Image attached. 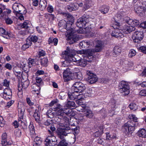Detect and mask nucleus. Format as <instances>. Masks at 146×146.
Returning a JSON list of instances; mask_svg holds the SVG:
<instances>
[{"label":"nucleus","instance_id":"1","mask_svg":"<svg viewBox=\"0 0 146 146\" xmlns=\"http://www.w3.org/2000/svg\"><path fill=\"white\" fill-rule=\"evenodd\" d=\"M86 89L85 84L82 82L80 81L75 82L71 88L72 94L70 95L68 94L69 98L72 100L81 98V97H79L80 95L79 93L83 92Z\"/></svg>","mask_w":146,"mask_h":146},{"label":"nucleus","instance_id":"2","mask_svg":"<svg viewBox=\"0 0 146 146\" xmlns=\"http://www.w3.org/2000/svg\"><path fill=\"white\" fill-rule=\"evenodd\" d=\"M129 118L133 121H129L125 123L122 127L123 131L126 134L128 135L129 133L135 130L136 122H137V118L135 115L131 114L129 116Z\"/></svg>","mask_w":146,"mask_h":146},{"label":"nucleus","instance_id":"3","mask_svg":"<svg viewBox=\"0 0 146 146\" xmlns=\"http://www.w3.org/2000/svg\"><path fill=\"white\" fill-rule=\"evenodd\" d=\"M70 130V128L68 126H64L63 129L62 128L58 129L57 132L58 135V137L62 140L60 141L58 146H68V144L66 142L64 137V136H66L70 133L68 131Z\"/></svg>","mask_w":146,"mask_h":146},{"label":"nucleus","instance_id":"4","mask_svg":"<svg viewBox=\"0 0 146 146\" xmlns=\"http://www.w3.org/2000/svg\"><path fill=\"white\" fill-rule=\"evenodd\" d=\"M79 69L77 68L71 69L68 68L63 72V77L65 82H66L75 78L74 76H77Z\"/></svg>","mask_w":146,"mask_h":146},{"label":"nucleus","instance_id":"5","mask_svg":"<svg viewBox=\"0 0 146 146\" xmlns=\"http://www.w3.org/2000/svg\"><path fill=\"white\" fill-rule=\"evenodd\" d=\"M52 121L51 120H47L46 121V126L47 125V127H46V128H48V131L51 135L50 136L46 138V146H52V144L51 143V139L50 138H51L53 131H55L56 129L54 126L52 124Z\"/></svg>","mask_w":146,"mask_h":146},{"label":"nucleus","instance_id":"6","mask_svg":"<svg viewBox=\"0 0 146 146\" xmlns=\"http://www.w3.org/2000/svg\"><path fill=\"white\" fill-rule=\"evenodd\" d=\"M76 51L73 48L67 47L65 51L64 54L65 55V58L67 57L69 61L73 62L76 61V59L78 56L76 55Z\"/></svg>","mask_w":146,"mask_h":146},{"label":"nucleus","instance_id":"7","mask_svg":"<svg viewBox=\"0 0 146 146\" xmlns=\"http://www.w3.org/2000/svg\"><path fill=\"white\" fill-rule=\"evenodd\" d=\"M89 16L86 15H84L82 17L79 18L77 20L76 23V26L80 28V29L85 27L86 25L89 22Z\"/></svg>","mask_w":146,"mask_h":146},{"label":"nucleus","instance_id":"8","mask_svg":"<svg viewBox=\"0 0 146 146\" xmlns=\"http://www.w3.org/2000/svg\"><path fill=\"white\" fill-rule=\"evenodd\" d=\"M119 88L120 92L123 95H128L129 93V87L127 82L125 81H121L119 84Z\"/></svg>","mask_w":146,"mask_h":146},{"label":"nucleus","instance_id":"9","mask_svg":"<svg viewBox=\"0 0 146 146\" xmlns=\"http://www.w3.org/2000/svg\"><path fill=\"white\" fill-rule=\"evenodd\" d=\"M13 12L17 15V14H25L26 13L25 8L21 4L15 3L13 6Z\"/></svg>","mask_w":146,"mask_h":146},{"label":"nucleus","instance_id":"10","mask_svg":"<svg viewBox=\"0 0 146 146\" xmlns=\"http://www.w3.org/2000/svg\"><path fill=\"white\" fill-rule=\"evenodd\" d=\"M104 47V43L101 41H98L95 46V49H89L87 52L91 56H93L95 52H100L102 50Z\"/></svg>","mask_w":146,"mask_h":146},{"label":"nucleus","instance_id":"11","mask_svg":"<svg viewBox=\"0 0 146 146\" xmlns=\"http://www.w3.org/2000/svg\"><path fill=\"white\" fill-rule=\"evenodd\" d=\"M144 36L143 33L141 31H136L134 33L132 38L134 42L139 43L142 40Z\"/></svg>","mask_w":146,"mask_h":146},{"label":"nucleus","instance_id":"12","mask_svg":"<svg viewBox=\"0 0 146 146\" xmlns=\"http://www.w3.org/2000/svg\"><path fill=\"white\" fill-rule=\"evenodd\" d=\"M87 58H87V57H84L83 59L80 58L78 56L76 58V60L73 61V62H76V64L77 65L84 67L86 65L87 63V61H92V60H91L90 59L89 60Z\"/></svg>","mask_w":146,"mask_h":146},{"label":"nucleus","instance_id":"13","mask_svg":"<svg viewBox=\"0 0 146 146\" xmlns=\"http://www.w3.org/2000/svg\"><path fill=\"white\" fill-rule=\"evenodd\" d=\"M86 73L88 76L87 80L89 83L91 84H94L97 81V76L91 71H87Z\"/></svg>","mask_w":146,"mask_h":146},{"label":"nucleus","instance_id":"14","mask_svg":"<svg viewBox=\"0 0 146 146\" xmlns=\"http://www.w3.org/2000/svg\"><path fill=\"white\" fill-rule=\"evenodd\" d=\"M123 20L124 22H125L127 24L133 27L137 26L139 25V23L138 20L135 19L134 20L131 19L129 17H125Z\"/></svg>","mask_w":146,"mask_h":146},{"label":"nucleus","instance_id":"15","mask_svg":"<svg viewBox=\"0 0 146 146\" xmlns=\"http://www.w3.org/2000/svg\"><path fill=\"white\" fill-rule=\"evenodd\" d=\"M111 35L116 38H122L124 36V34H123L121 30L118 29H114L112 32Z\"/></svg>","mask_w":146,"mask_h":146},{"label":"nucleus","instance_id":"16","mask_svg":"<svg viewBox=\"0 0 146 146\" xmlns=\"http://www.w3.org/2000/svg\"><path fill=\"white\" fill-rule=\"evenodd\" d=\"M135 28L132 26H125L122 31L123 34H125L130 33L133 31L135 30Z\"/></svg>","mask_w":146,"mask_h":146},{"label":"nucleus","instance_id":"17","mask_svg":"<svg viewBox=\"0 0 146 146\" xmlns=\"http://www.w3.org/2000/svg\"><path fill=\"white\" fill-rule=\"evenodd\" d=\"M0 35L6 38H9L13 37V35L11 33H8L2 28H0Z\"/></svg>","mask_w":146,"mask_h":146},{"label":"nucleus","instance_id":"18","mask_svg":"<svg viewBox=\"0 0 146 146\" xmlns=\"http://www.w3.org/2000/svg\"><path fill=\"white\" fill-rule=\"evenodd\" d=\"M134 11L137 14L140 16H143L145 13V10L142 6L137 7L135 6L134 7Z\"/></svg>","mask_w":146,"mask_h":146},{"label":"nucleus","instance_id":"19","mask_svg":"<svg viewBox=\"0 0 146 146\" xmlns=\"http://www.w3.org/2000/svg\"><path fill=\"white\" fill-rule=\"evenodd\" d=\"M58 115V118L60 119L64 123V125L69 124V119L66 115H63V113H60Z\"/></svg>","mask_w":146,"mask_h":146},{"label":"nucleus","instance_id":"20","mask_svg":"<svg viewBox=\"0 0 146 146\" xmlns=\"http://www.w3.org/2000/svg\"><path fill=\"white\" fill-rule=\"evenodd\" d=\"M68 32L70 34H74L76 32L79 33H86V32L83 31V29H81L79 30H76L75 29H73L72 27H71L69 29H67Z\"/></svg>","mask_w":146,"mask_h":146},{"label":"nucleus","instance_id":"21","mask_svg":"<svg viewBox=\"0 0 146 146\" xmlns=\"http://www.w3.org/2000/svg\"><path fill=\"white\" fill-rule=\"evenodd\" d=\"M78 8V3H72L67 6V9L70 11H75Z\"/></svg>","mask_w":146,"mask_h":146},{"label":"nucleus","instance_id":"22","mask_svg":"<svg viewBox=\"0 0 146 146\" xmlns=\"http://www.w3.org/2000/svg\"><path fill=\"white\" fill-rule=\"evenodd\" d=\"M83 115L84 116H86V117L90 118L92 117L93 114L92 111L90 109L88 108L86 109Z\"/></svg>","mask_w":146,"mask_h":146},{"label":"nucleus","instance_id":"23","mask_svg":"<svg viewBox=\"0 0 146 146\" xmlns=\"http://www.w3.org/2000/svg\"><path fill=\"white\" fill-rule=\"evenodd\" d=\"M109 10V6L103 5L100 8L99 10L103 14H106L107 13Z\"/></svg>","mask_w":146,"mask_h":146},{"label":"nucleus","instance_id":"24","mask_svg":"<svg viewBox=\"0 0 146 146\" xmlns=\"http://www.w3.org/2000/svg\"><path fill=\"white\" fill-rule=\"evenodd\" d=\"M123 16V13L120 12H118L114 17L115 21H121L122 18Z\"/></svg>","mask_w":146,"mask_h":146},{"label":"nucleus","instance_id":"25","mask_svg":"<svg viewBox=\"0 0 146 146\" xmlns=\"http://www.w3.org/2000/svg\"><path fill=\"white\" fill-rule=\"evenodd\" d=\"M29 85V82L28 80H26L24 82H22L18 86L19 90H22L23 88L25 89L28 87Z\"/></svg>","mask_w":146,"mask_h":146},{"label":"nucleus","instance_id":"26","mask_svg":"<svg viewBox=\"0 0 146 146\" xmlns=\"http://www.w3.org/2000/svg\"><path fill=\"white\" fill-rule=\"evenodd\" d=\"M67 22H66V30L69 29L71 27H72V25L73 24L74 22V17L71 18L69 20H68Z\"/></svg>","mask_w":146,"mask_h":146},{"label":"nucleus","instance_id":"27","mask_svg":"<svg viewBox=\"0 0 146 146\" xmlns=\"http://www.w3.org/2000/svg\"><path fill=\"white\" fill-rule=\"evenodd\" d=\"M90 44V41L86 42L83 41L80 42L79 45L82 48H86L89 47Z\"/></svg>","mask_w":146,"mask_h":146},{"label":"nucleus","instance_id":"28","mask_svg":"<svg viewBox=\"0 0 146 146\" xmlns=\"http://www.w3.org/2000/svg\"><path fill=\"white\" fill-rule=\"evenodd\" d=\"M89 49L87 50H85L83 49L82 50L78 51H76V52L78 54H82V56H83L84 57H86V54L88 55V58H89V57H91L92 56L90 55L87 52V51Z\"/></svg>","mask_w":146,"mask_h":146},{"label":"nucleus","instance_id":"29","mask_svg":"<svg viewBox=\"0 0 146 146\" xmlns=\"http://www.w3.org/2000/svg\"><path fill=\"white\" fill-rule=\"evenodd\" d=\"M66 107L71 109H74L76 105L75 102L73 101H68L66 104Z\"/></svg>","mask_w":146,"mask_h":146},{"label":"nucleus","instance_id":"30","mask_svg":"<svg viewBox=\"0 0 146 146\" xmlns=\"http://www.w3.org/2000/svg\"><path fill=\"white\" fill-rule=\"evenodd\" d=\"M32 44V42H30L29 39L26 40V44H23L21 48L23 50H25L27 48H29V47Z\"/></svg>","mask_w":146,"mask_h":146},{"label":"nucleus","instance_id":"31","mask_svg":"<svg viewBox=\"0 0 146 146\" xmlns=\"http://www.w3.org/2000/svg\"><path fill=\"white\" fill-rule=\"evenodd\" d=\"M29 129L30 132V134L32 137H33L35 135V129L34 127L33 124H30L29 126Z\"/></svg>","mask_w":146,"mask_h":146},{"label":"nucleus","instance_id":"32","mask_svg":"<svg viewBox=\"0 0 146 146\" xmlns=\"http://www.w3.org/2000/svg\"><path fill=\"white\" fill-rule=\"evenodd\" d=\"M138 134L140 137L146 138V130L144 129L139 130L138 132Z\"/></svg>","mask_w":146,"mask_h":146},{"label":"nucleus","instance_id":"33","mask_svg":"<svg viewBox=\"0 0 146 146\" xmlns=\"http://www.w3.org/2000/svg\"><path fill=\"white\" fill-rule=\"evenodd\" d=\"M66 22L64 20H62L60 21L58 23L59 28L61 29H65L67 26H66Z\"/></svg>","mask_w":146,"mask_h":146},{"label":"nucleus","instance_id":"34","mask_svg":"<svg viewBox=\"0 0 146 146\" xmlns=\"http://www.w3.org/2000/svg\"><path fill=\"white\" fill-rule=\"evenodd\" d=\"M121 48L118 46H115L114 48L113 52L115 55H118L120 54L121 52Z\"/></svg>","mask_w":146,"mask_h":146},{"label":"nucleus","instance_id":"35","mask_svg":"<svg viewBox=\"0 0 146 146\" xmlns=\"http://www.w3.org/2000/svg\"><path fill=\"white\" fill-rule=\"evenodd\" d=\"M4 94L5 95L9 96L10 97H11L12 95V91L9 88H6L4 90Z\"/></svg>","mask_w":146,"mask_h":146},{"label":"nucleus","instance_id":"36","mask_svg":"<svg viewBox=\"0 0 146 146\" xmlns=\"http://www.w3.org/2000/svg\"><path fill=\"white\" fill-rule=\"evenodd\" d=\"M63 108L60 104H57L56 106L55 107V111H58V115H59V114L61 112V111H62Z\"/></svg>","mask_w":146,"mask_h":146},{"label":"nucleus","instance_id":"37","mask_svg":"<svg viewBox=\"0 0 146 146\" xmlns=\"http://www.w3.org/2000/svg\"><path fill=\"white\" fill-rule=\"evenodd\" d=\"M64 19H66L67 20H69L70 19L73 17L70 14L67 13L62 12L61 13Z\"/></svg>","mask_w":146,"mask_h":146},{"label":"nucleus","instance_id":"38","mask_svg":"<svg viewBox=\"0 0 146 146\" xmlns=\"http://www.w3.org/2000/svg\"><path fill=\"white\" fill-rule=\"evenodd\" d=\"M27 39H29L30 42H35L38 40V37L36 36H32L31 37H29Z\"/></svg>","mask_w":146,"mask_h":146},{"label":"nucleus","instance_id":"39","mask_svg":"<svg viewBox=\"0 0 146 146\" xmlns=\"http://www.w3.org/2000/svg\"><path fill=\"white\" fill-rule=\"evenodd\" d=\"M13 70L14 73L16 76L19 77L22 76V73L21 72L17 70L16 68H14Z\"/></svg>","mask_w":146,"mask_h":146},{"label":"nucleus","instance_id":"40","mask_svg":"<svg viewBox=\"0 0 146 146\" xmlns=\"http://www.w3.org/2000/svg\"><path fill=\"white\" fill-rule=\"evenodd\" d=\"M40 113H34L33 116L35 119V120L36 122L38 123H39L40 122Z\"/></svg>","mask_w":146,"mask_h":146},{"label":"nucleus","instance_id":"41","mask_svg":"<svg viewBox=\"0 0 146 146\" xmlns=\"http://www.w3.org/2000/svg\"><path fill=\"white\" fill-rule=\"evenodd\" d=\"M35 59H32L29 58V61L28 63V66L29 68L31 67L35 64Z\"/></svg>","mask_w":146,"mask_h":146},{"label":"nucleus","instance_id":"42","mask_svg":"<svg viewBox=\"0 0 146 146\" xmlns=\"http://www.w3.org/2000/svg\"><path fill=\"white\" fill-rule=\"evenodd\" d=\"M129 108L131 110L135 111L137 108V106L135 103L130 104L129 106Z\"/></svg>","mask_w":146,"mask_h":146},{"label":"nucleus","instance_id":"43","mask_svg":"<svg viewBox=\"0 0 146 146\" xmlns=\"http://www.w3.org/2000/svg\"><path fill=\"white\" fill-rule=\"evenodd\" d=\"M136 54V51L133 49H131L129 52V56L130 58H132Z\"/></svg>","mask_w":146,"mask_h":146},{"label":"nucleus","instance_id":"44","mask_svg":"<svg viewBox=\"0 0 146 146\" xmlns=\"http://www.w3.org/2000/svg\"><path fill=\"white\" fill-rule=\"evenodd\" d=\"M124 64L127 67H131L133 65V64L132 62H129L127 60L124 61Z\"/></svg>","mask_w":146,"mask_h":146},{"label":"nucleus","instance_id":"45","mask_svg":"<svg viewBox=\"0 0 146 146\" xmlns=\"http://www.w3.org/2000/svg\"><path fill=\"white\" fill-rule=\"evenodd\" d=\"M34 141L35 143H38L39 144H41L42 142L41 139L38 137H36Z\"/></svg>","mask_w":146,"mask_h":146},{"label":"nucleus","instance_id":"46","mask_svg":"<svg viewBox=\"0 0 146 146\" xmlns=\"http://www.w3.org/2000/svg\"><path fill=\"white\" fill-rule=\"evenodd\" d=\"M66 60L64 62H62V66L63 67H66L69 65V63L70 62H72V61H69L67 60L68 58L66 57Z\"/></svg>","mask_w":146,"mask_h":146},{"label":"nucleus","instance_id":"47","mask_svg":"<svg viewBox=\"0 0 146 146\" xmlns=\"http://www.w3.org/2000/svg\"><path fill=\"white\" fill-rule=\"evenodd\" d=\"M26 101L27 103L30 106H32L34 104V103L32 102L30 99L29 98H27Z\"/></svg>","mask_w":146,"mask_h":146},{"label":"nucleus","instance_id":"48","mask_svg":"<svg viewBox=\"0 0 146 146\" xmlns=\"http://www.w3.org/2000/svg\"><path fill=\"white\" fill-rule=\"evenodd\" d=\"M48 11L50 13H52L53 12L54 8L53 7L50 5H48L47 8Z\"/></svg>","mask_w":146,"mask_h":146},{"label":"nucleus","instance_id":"49","mask_svg":"<svg viewBox=\"0 0 146 146\" xmlns=\"http://www.w3.org/2000/svg\"><path fill=\"white\" fill-rule=\"evenodd\" d=\"M103 133V130L101 129L100 131H98L94 133V135L96 137H98Z\"/></svg>","mask_w":146,"mask_h":146},{"label":"nucleus","instance_id":"50","mask_svg":"<svg viewBox=\"0 0 146 146\" xmlns=\"http://www.w3.org/2000/svg\"><path fill=\"white\" fill-rule=\"evenodd\" d=\"M139 50L144 53L146 54V46H142L139 48Z\"/></svg>","mask_w":146,"mask_h":146},{"label":"nucleus","instance_id":"51","mask_svg":"<svg viewBox=\"0 0 146 146\" xmlns=\"http://www.w3.org/2000/svg\"><path fill=\"white\" fill-rule=\"evenodd\" d=\"M3 85L4 86L8 87L9 86V82L6 79L4 80Z\"/></svg>","mask_w":146,"mask_h":146},{"label":"nucleus","instance_id":"52","mask_svg":"<svg viewBox=\"0 0 146 146\" xmlns=\"http://www.w3.org/2000/svg\"><path fill=\"white\" fill-rule=\"evenodd\" d=\"M28 21H25L22 24L21 27L23 28L27 29L29 27L28 25Z\"/></svg>","mask_w":146,"mask_h":146},{"label":"nucleus","instance_id":"53","mask_svg":"<svg viewBox=\"0 0 146 146\" xmlns=\"http://www.w3.org/2000/svg\"><path fill=\"white\" fill-rule=\"evenodd\" d=\"M5 21L7 24H11L13 23V21L9 17L5 19Z\"/></svg>","mask_w":146,"mask_h":146},{"label":"nucleus","instance_id":"54","mask_svg":"<svg viewBox=\"0 0 146 146\" xmlns=\"http://www.w3.org/2000/svg\"><path fill=\"white\" fill-rule=\"evenodd\" d=\"M139 95L142 96H146V90H142L139 92Z\"/></svg>","mask_w":146,"mask_h":146},{"label":"nucleus","instance_id":"55","mask_svg":"<svg viewBox=\"0 0 146 146\" xmlns=\"http://www.w3.org/2000/svg\"><path fill=\"white\" fill-rule=\"evenodd\" d=\"M69 109L63 108L62 111H61L62 112L60 113H63V115H66Z\"/></svg>","mask_w":146,"mask_h":146},{"label":"nucleus","instance_id":"56","mask_svg":"<svg viewBox=\"0 0 146 146\" xmlns=\"http://www.w3.org/2000/svg\"><path fill=\"white\" fill-rule=\"evenodd\" d=\"M1 143L3 146H6L9 144L7 139H2Z\"/></svg>","mask_w":146,"mask_h":146},{"label":"nucleus","instance_id":"57","mask_svg":"<svg viewBox=\"0 0 146 146\" xmlns=\"http://www.w3.org/2000/svg\"><path fill=\"white\" fill-rule=\"evenodd\" d=\"M5 67L9 70H11L12 68V66L9 63H7L6 64Z\"/></svg>","mask_w":146,"mask_h":146},{"label":"nucleus","instance_id":"58","mask_svg":"<svg viewBox=\"0 0 146 146\" xmlns=\"http://www.w3.org/2000/svg\"><path fill=\"white\" fill-rule=\"evenodd\" d=\"M84 3L83 7L85 10L87 9L90 8V6L86 2H84Z\"/></svg>","mask_w":146,"mask_h":146},{"label":"nucleus","instance_id":"59","mask_svg":"<svg viewBox=\"0 0 146 146\" xmlns=\"http://www.w3.org/2000/svg\"><path fill=\"white\" fill-rule=\"evenodd\" d=\"M4 124L3 118L0 115V126L1 127L3 126L4 125Z\"/></svg>","mask_w":146,"mask_h":146},{"label":"nucleus","instance_id":"60","mask_svg":"<svg viewBox=\"0 0 146 146\" xmlns=\"http://www.w3.org/2000/svg\"><path fill=\"white\" fill-rule=\"evenodd\" d=\"M14 101L13 100H11L7 103L6 107L9 108L11 106L12 104L14 103Z\"/></svg>","mask_w":146,"mask_h":146},{"label":"nucleus","instance_id":"61","mask_svg":"<svg viewBox=\"0 0 146 146\" xmlns=\"http://www.w3.org/2000/svg\"><path fill=\"white\" fill-rule=\"evenodd\" d=\"M70 39L71 40H72V42H69L70 44H73L77 41V38L74 37Z\"/></svg>","mask_w":146,"mask_h":146},{"label":"nucleus","instance_id":"62","mask_svg":"<svg viewBox=\"0 0 146 146\" xmlns=\"http://www.w3.org/2000/svg\"><path fill=\"white\" fill-rule=\"evenodd\" d=\"M23 14H17V15H16L18 17L19 19H20L21 20H24V17L23 16Z\"/></svg>","mask_w":146,"mask_h":146},{"label":"nucleus","instance_id":"63","mask_svg":"<svg viewBox=\"0 0 146 146\" xmlns=\"http://www.w3.org/2000/svg\"><path fill=\"white\" fill-rule=\"evenodd\" d=\"M45 51L41 50L39 51L38 54L40 56H44L45 55Z\"/></svg>","mask_w":146,"mask_h":146},{"label":"nucleus","instance_id":"64","mask_svg":"<svg viewBox=\"0 0 146 146\" xmlns=\"http://www.w3.org/2000/svg\"><path fill=\"white\" fill-rule=\"evenodd\" d=\"M140 26L144 29H146V21L141 23L140 25Z\"/></svg>","mask_w":146,"mask_h":146}]
</instances>
